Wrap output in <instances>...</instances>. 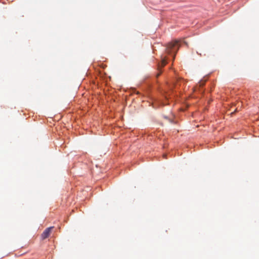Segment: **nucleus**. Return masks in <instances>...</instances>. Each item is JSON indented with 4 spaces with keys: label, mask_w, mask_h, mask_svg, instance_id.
<instances>
[{
    "label": "nucleus",
    "mask_w": 259,
    "mask_h": 259,
    "mask_svg": "<svg viewBox=\"0 0 259 259\" xmlns=\"http://www.w3.org/2000/svg\"><path fill=\"white\" fill-rule=\"evenodd\" d=\"M179 48V41L178 40H175L172 42L169 43L166 48V53L168 54H170L173 52L175 53L178 51ZM176 54L173 56V60L175 59Z\"/></svg>",
    "instance_id": "1"
},
{
    "label": "nucleus",
    "mask_w": 259,
    "mask_h": 259,
    "mask_svg": "<svg viewBox=\"0 0 259 259\" xmlns=\"http://www.w3.org/2000/svg\"><path fill=\"white\" fill-rule=\"evenodd\" d=\"M53 228V227H51L47 228L45 230V231L42 232L41 235V237L42 240L46 239V238L49 237L51 232V230H52Z\"/></svg>",
    "instance_id": "2"
},
{
    "label": "nucleus",
    "mask_w": 259,
    "mask_h": 259,
    "mask_svg": "<svg viewBox=\"0 0 259 259\" xmlns=\"http://www.w3.org/2000/svg\"><path fill=\"white\" fill-rule=\"evenodd\" d=\"M166 59L165 58H163L160 64H159L158 65V69L160 70V68L164 67L166 64Z\"/></svg>",
    "instance_id": "3"
}]
</instances>
